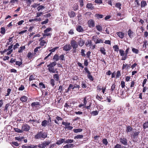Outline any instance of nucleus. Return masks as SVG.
I'll return each mask as SVG.
<instances>
[{
    "mask_svg": "<svg viewBox=\"0 0 148 148\" xmlns=\"http://www.w3.org/2000/svg\"><path fill=\"white\" fill-rule=\"evenodd\" d=\"M47 133L40 131L38 132L37 134L34 136V138L36 139H38L41 138L45 139L47 137Z\"/></svg>",
    "mask_w": 148,
    "mask_h": 148,
    "instance_id": "1",
    "label": "nucleus"
},
{
    "mask_svg": "<svg viewBox=\"0 0 148 148\" xmlns=\"http://www.w3.org/2000/svg\"><path fill=\"white\" fill-rule=\"evenodd\" d=\"M31 106L33 108H35V110H37L40 108V103L38 101L34 102L31 104Z\"/></svg>",
    "mask_w": 148,
    "mask_h": 148,
    "instance_id": "2",
    "label": "nucleus"
},
{
    "mask_svg": "<svg viewBox=\"0 0 148 148\" xmlns=\"http://www.w3.org/2000/svg\"><path fill=\"white\" fill-rule=\"evenodd\" d=\"M140 133V132L139 131H134L131 134V138L133 139L137 138Z\"/></svg>",
    "mask_w": 148,
    "mask_h": 148,
    "instance_id": "3",
    "label": "nucleus"
},
{
    "mask_svg": "<svg viewBox=\"0 0 148 148\" xmlns=\"http://www.w3.org/2000/svg\"><path fill=\"white\" fill-rule=\"evenodd\" d=\"M88 25L90 28L93 27L95 26V22L93 19L89 20L88 22Z\"/></svg>",
    "mask_w": 148,
    "mask_h": 148,
    "instance_id": "4",
    "label": "nucleus"
},
{
    "mask_svg": "<svg viewBox=\"0 0 148 148\" xmlns=\"http://www.w3.org/2000/svg\"><path fill=\"white\" fill-rule=\"evenodd\" d=\"M30 128L29 126L27 124H23L21 127V129L23 131H28Z\"/></svg>",
    "mask_w": 148,
    "mask_h": 148,
    "instance_id": "5",
    "label": "nucleus"
},
{
    "mask_svg": "<svg viewBox=\"0 0 148 148\" xmlns=\"http://www.w3.org/2000/svg\"><path fill=\"white\" fill-rule=\"evenodd\" d=\"M71 44L73 49H76L78 47V44L75 40H73L71 41Z\"/></svg>",
    "mask_w": 148,
    "mask_h": 148,
    "instance_id": "6",
    "label": "nucleus"
},
{
    "mask_svg": "<svg viewBox=\"0 0 148 148\" xmlns=\"http://www.w3.org/2000/svg\"><path fill=\"white\" fill-rule=\"evenodd\" d=\"M71 49V46L69 44H67L63 47V50L68 51L70 50Z\"/></svg>",
    "mask_w": 148,
    "mask_h": 148,
    "instance_id": "7",
    "label": "nucleus"
},
{
    "mask_svg": "<svg viewBox=\"0 0 148 148\" xmlns=\"http://www.w3.org/2000/svg\"><path fill=\"white\" fill-rule=\"evenodd\" d=\"M62 124L65 126L64 128L65 130L67 129L69 130H71L73 128V127L72 126H68L66 122L63 121L62 123Z\"/></svg>",
    "mask_w": 148,
    "mask_h": 148,
    "instance_id": "8",
    "label": "nucleus"
},
{
    "mask_svg": "<svg viewBox=\"0 0 148 148\" xmlns=\"http://www.w3.org/2000/svg\"><path fill=\"white\" fill-rule=\"evenodd\" d=\"M56 119L54 120V122L58 125L60 123L59 121H62L63 119L62 118L58 116L56 117Z\"/></svg>",
    "mask_w": 148,
    "mask_h": 148,
    "instance_id": "9",
    "label": "nucleus"
},
{
    "mask_svg": "<svg viewBox=\"0 0 148 148\" xmlns=\"http://www.w3.org/2000/svg\"><path fill=\"white\" fill-rule=\"evenodd\" d=\"M120 141L122 144L125 145H127V139L125 138H121L120 139Z\"/></svg>",
    "mask_w": 148,
    "mask_h": 148,
    "instance_id": "10",
    "label": "nucleus"
},
{
    "mask_svg": "<svg viewBox=\"0 0 148 148\" xmlns=\"http://www.w3.org/2000/svg\"><path fill=\"white\" fill-rule=\"evenodd\" d=\"M87 99V97L86 96L84 97V99L82 101L83 102V103H81L79 105V107H84V106H86V104L87 101L86 100Z\"/></svg>",
    "mask_w": 148,
    "mask_h": 148,
    "instance_id": "11",
    "label": "nucleus"
},
{
    "mask_svg": "<svg viewBox=\"0 0 148 148\" xmlns=\"http://www.w3.org/2000/svg\"><path fill=\"white\" fill-rule=\"evenodd\" d=\"M68 14L71 18H74L76 16V13L73 11H71L68 12Z\"/></svg>",
    "mask_w": 148,
    "mask_h": 148,
    "instance_id": "12",
    "label": "nucleus"
},
{
    "mask_svg": "<svg viewBox=\"0 0 148 148\" xmlns=\"http://www.w3.org/2000/svg\"><path fill=\"white\" fill-rule=\"evenodd\" d=\"M47 67H48V70L49 72H52V73H58V71H56V69H55L54 67L51 66H47Z\"/></svg>",
    "mask_w": 148,
    "mask_h": 148,
    "instance_id": "13",
    "label": "nucleus"
},
{
    "mask_svg": "<svg viewBox=\"0 0 148 148\" xmlns=\"http://www.w3.org/2000/svg\"><path fill=\"white\" fill-rule=\"evenodd\" d=\"M28 97L25 95L22 96L20 98V100L22 103L26 102L27 100Z\"/></svg>",
    "mask_w": 148,
    "mask_h": 148,
    "instance_id": "14",
    "label": "nucleus"
},
{
    "mask_svg": "<svg viewBox=\"0 0 148 148\" xmlns=\"http://www.w3.org/2000/svg\"><path fill=\"white\" fill-rule=\"evenodd\" d=\"M86 8L92 10L94 9V7L91 3H88L86 5Z\"/></svg>",
    "mask_w": 148,
    "mask_h": 148,
    "instance_id": "15",
    "label": "nucleus"
},
{
    "mask_svg": "<svg viewBox=\"0 0 148 148\" xmlns=\"http://www.w3.org/2000/svg\"><path fill=\"white\" fill-rule=\"evenodd\" d=\"M17 24L15 20H13L10 23L7 25V27H8L13 25H17Z\"/></svg>",
    "mask_w": 148,
    "mask_h": 148,
    "instance_id": "16",
    "label": "nucleus"
},
{
    "mask_svg": "<svg viewBox=\"0 0 148 148\" xmlns=\"http://www.w3.org/2000/svg\"><path fill=\"white\" fill-rule=\"evenodd\" d=\"M74 87H73V85L72 84H70L68 88L66 90V92L68 93L69 91H71V90H73Z\"/></svg>",
    "mask_w": 148,
    "mask_h": 148,
    "instance_id": "17",
    "label": "nucleus"
},
{
    "mask_svg": "<svg viewBox=\"0 0 148 148\" xmlns=\"http://www.w3.org/2000/svg\"><path fill=\"white\" fill-rule=\"evenodd\" d=\"M65 139L64 138H61L59 140H57V142H56V144L58 145H60L63 143H65Z\"/></svg>",
    "mask_w": 148,
    "mask_h": 148,
    "instance_id": "18",
    "label": "nucleus"
},
{
    "mask_svg": "<svg viewBox=\"0 0 148 148\" xmlns=\"http://www.w3.org/2000/svg\"><path fill=\"white\" fill-rule=\"evenodd\" d=\"M116 34L120 38H123L124 36V34L122 32H117Z\"/></svg>",
    "mask_w": 148,
    "mask_h": 148,
    "instance_id": "19",
    "label": "nucleus"
},
{
    "mask_svg": "<svg viewBox=\"0 0 148 148\" xmlns=\"http://www.w3.org/2000/svg\"><path fill=\"white\" fill-rule=\"evenodd\" d=\"M84 41L81 38H79L78 42V44L79 46L82 47L84 45Z\"/></svg>",
    "mask_w": 148,
    "mask_h": 148,
    "instance_id": "20",
    "label": "nucleus"
},
{
    "mask_svg": "<svg viewBox=\"0 0 148 148\" xmlns=\"http://www.w3.org/2000/svg\"><path fill=\"white\" fill-rule=\"evenodd\" d=\"M77 31L79 32H82L84 31V30L83 27L81 25H78L76 28Z\"/></svg>",
    "mask_w": 148,
    "mask_h": 148,
    "instance_id": "21",
    "label": "nucleus"
},
{
    "mask_svg": "<svg viewBox=\"0 0 148 148\" xmlns=\"http://www.w3.org/2000/svg\"><path fill=\"white\" fill-rule=\"evenodd\" d=\"M48 123V121L46 120H44L42 121L41 124L42 127H45L47 125Z\"/></svg>",
    "mask_w": 148,
    "mask_h": 148,
    "instance_id": "22",
    "label": "nucleus"
},
{
    "mask_svg": "<svg viewBox=\"0 0 148 148\" xmlns=\"http://www.w3.org/2000/svg\"><path fill=\"white\" fill-rule=\"evenodd\" d=\"M133 130L132 127L130 125H128L126 127V132L127 133L130 132Z\"/></svg>",
    "mask_w": 148,
    "mask_h": 148,
    "instance_id": "23",
    "label": "nucleus"
},
{
    "mask_svg": "<svg viewBox=\"0 0 148 148\" xmlns=\"http://www.w3.org/2000/svg\"><path fill=\"white\" fill-rule=\"evenodd\" d=\"M134 32L131 29H129L128 31V34L129 37L132 38L133 36Z\"/></svg>",
    "mask_w": 148,
    "mask_h": 148,
    "instance_id": "24",
    "label": "nucleus"
},
{
    "mask_svg": "<svg viewBox=\"0 0 148 148\" xmlns=\"http://www.w3.org/2000/svg\"><path fill=\"white\" fill-rule=\"evenodd\" d=\"M52 30V28H47L46 29L44 30V34H50V36H51V34L50 33H48V32Z\"/></svg>",
    "mask_w": 148,
    "mask_h": 148,
    "instance_id": "25",
    "label": "nucleus"
},
{
    "mask_svg": "<svg viewBox=\"0 0 148 148\" xmlns=\"http://www.w3.org/2000/svg\"><path fill=\"white\" fill-rule=\"evenodd\" d=\"M56 100H55L54 104L56 105V106L58 107L60 105V103L62 102V100H61V98H60L59 100H58V102L56 101Z\"/></svg>",
    "mask_w": 148,
    "mask_h": 148,
    "instance_id": "26",
    "label": "nucleus"
},
{
    "mask_svg": "<svg viewBox=\"0 0 148 148\" xmlns=\"http://www.w3.org/2000/svg\"><path fill=\"white\" fill-rule=\"evenodd\" d=\"M50 36V34H43L42 35V37H41L39 39V41H40L43 40V39L45 38L46 36Z\"/></svg>",
    "mask_w": 148,
    "mask_h": 148,
    "instance_id": "27",
    "label": "nucleus"
},
{
    "mask_svg": "<svg viewBox=\"0 0 148 148\" xmlns=\"http://www.w3.org/2000/svg\"><path fill=\"white\" fill-rule=\"evenodd\" d=\"M53 78L56 81H58L59 80V76L58 74H55L53 75Z\"/></svg>",
    "mask_w": 148,
    "mask_h": 148,
    "instance_id": "28",
    "label": "nucleus"
},
{
    "mask_svg": "<svg viewBox=\"0 0 148 148\" xmlns=\"http://www.w3.org/2000/svg\"><path fill=\"white\" fill-rule=\"evenodd\" d=\"M100 51L101 53L104 55L106 54V50L104 47H101L100 48Z\"/></svg>",
    "mask_w": 148,
    "mask_h": 148,
    "instance_id": "29",
    "label": "nucleus"
},
{
    "mask_svg": "<svg viewBox=\"0 0 148 148\" xmlns=\"http://www.w3.org/2000/svg\"><path fill=\"white\" fill-rule=\"evenodd\" d=\"M27 57L29 59H32L33 57V53L31 52H29L27 55Z\"/></svg>",
    "mask_w": 148,
    "mask_h": 148,
    "instance_id": "30",
    "label": "nucleus"
},
{
    "mask_svg": "<svg viewBox=\"0 0 148 148\" xmlns=\"http://www.w3.org/2000/svg\"><path fill=\"white\" fill-rule=\"evenodd\" d=\"M86 82V81H82L81 82V86L83 88H86L87 87Z\"/></svg>",
    "mask_w": 148,
    "mask_h": 148,
    "instance_id": "31",
    "label": "nucleus"
},
{
    "mask_svg": "<svg viewBox=\"0 0 148 148\" xmlns=\"http://www.w3.org/2000/svg\"><path fill=\"white\" fill-rule=\"evenodd\" d=\"M35 75L33 73L32 74L30 75L29 79V81H30L34 80L35 79Z\"/></svg>",
    "mask_w": 148,
    "mask_h": 148,
    "instance_id": "32",
    "label": "nucleus"
},
{
    "mask_svg": "<svg viewBox=\"0 0 148 148\" xmlns=\"http://www.w3.org/2000/svg\"><path fill=\"white\" fill-rule=\"evenodd\" d=\"M57 64V63L55 61L51 62L47 66H51L54 67Z\"/></svg>",
    "mask_w": 148,
    "mask_h": 148,
    "instance_id": "33",
    "label": "nucleus"
},
{
    "mask_svg": "<svg viewBox=\"0 0 148 148\" xmlns=\"http://www.w3.org/2000/svg\"><path fill=\"white\" fill-rule=\"evenodd\" d=\"M136 83L135 82V81H132L131 83L130 88L132 89H134V86H136Z\"/></svg>",
    "mask_w": 148,
    "mask_h": 148,
    "instance_id": "34",
    "label": "nucleus"
},
{
    "mask_svg": "<svg viewBox=\"0 0 148 148\" xmlns=\"http://www.w3.org/2000/svg\"><path fill=\"white\" fill-rule=\"evenodd\" d=\"M147 5V3L145 1H142L141 2V8H144Z\"/></svg>",
    "mask_w": 148,
    "mask_h": 148,
    "instance_id": "35",
    "label": "nucleus"
},
{
    "mask_svg": "<svg viewBox=\"0 0 148 148\" xmlns=\"http://www.w3.org/2000/svg\"><path fill=\"white\" fill-rule=\"evenodd\" d=\"M53 59L54 60L58 61L59 60V56L58 54H56L53 56Z\"/></svg>",
    "mask_w": 148,
    "mask_h": 148,
    "instance_id": "36",
    "label": "nucleus"
},
{
    "mask_svg": "<svg viewBox=\"0 0 148 148\" xmlns=\"http://www.w3.org/2000/svg\"><path fill=\"white\" fill-rule=\"evenodd\" d=\"M121 4L120 2H118V3H115V6L116 8H118L119 10H120L121 9Z\"/></svg>",
    "mask_w": 148,
    "mask_h": 148,
    "instance_id": "37",
    "label": "nucleus"
},
{
    "mask_svg": "<svg viewBox=\"0 0 148 148\" xmlns=\"http://www.w3.org/2000/svg\"><path fill=\"white\" fill-rule=\"evenodd\" d=\"M88 78L90 81H93L94 79L92 76L91 75V73H90L87 75Z\"/></svg>",
    "mask_w": 148,
    "mask_h": 148,
    "instance_id": "38",
    "label": "nucleus"
},
{
    "mask_svg": "<svg viewBox=\"0 0 148 148\" xmlns=\"http://www.w3.org/2000/svg\"><path fill=\"white\" fill-rule=\"evenodd\" d=\"M83 135H77L75 136L74 137V139H79L83 138Z\"/></svg>",
    "mask_w": 148,
    "mask_h": 148,
    "instance_id": "39",
    "label": "nucleus"
},
{
    "mask_svg": "<svg viewBox=\"0 0 148 148\" xmlns=\"http://www.w3.org/2000/svg\"><path fill=\"white\" fill-rule=\"evenodd\" d=\"M148 128V121H146L144 123L143 125V129L144 130L145 129Z\"/></svg>",
    "mask_w": 148,
    "mask_h": 148,
    "instance_id": "40",
    "label": "nucleus"
},
{
    "mask_svg": "<svg viewBox=\"0 0 148 148\" xmlns=\"http://www.w3.org/2000/svg\"><path fill=\"white\" fill-rule=\"evenodd\" d=\"M95 16L97 19H100L103 18V15L102 14H96L95 15Z\"/></svg>",
    "mask_w": 148,
    "mask_h": 148,
    "instance_id": "41",
    "label": "nucleus"
},
{
    "mask_svg": "<svg viewBox=\"0 0 148 148\" xmlns=\"http://www.w3.org/2000/svg\"><path fill=\"white\" fill-rule=\"evenodd\" d=\"M83 130L82 129H74L73 130L74 132L75 133H78L82 132Z\"/></svg>",
    "mask_w": 148,
    "mask_h": 148,
    "instance_id": "42",
    "label": "nucleus"
},
{
    "mask_svg": "<svg viewBox=\"0 0 148 148\" xmlns=\"http://www.w3.org/2000/svg\"><path fill=\"white\" fill-rule=\"evenodd\" d=\"M96 27L97 30L99 32H101L102 30V27L100 25H97Z\"/></svg>",
    "mask_w": 148,
    "mask_h": 148,
    "instance_id": "43",
    "label": "nucleus"
},
{
    "mask_svg": "<svg viewBox=\"0 0 148 148\" xmlns=\"http://www.w3.org/2000/svg\"><path fill=\"white\" fill-rule=\"evenodd\" d=\"M74 140L73 139H68L66 140H65V143H71L73 142Z\"/></svg>",
    "mask_w": 148,
    "mask_h": 148,
    "instance_id": "44",
    "label": "nucleus"
},
{
    "mask_svg": "<svg viewBox=\"0 0 148 148\" xmlns=\"http://www.w3.org/2000/svg\"><path fill=\"white\" fill-rule=\"evenodd\" d=\"M103 42V40L101 39L98 38L95 42V43L97 44L99 43H102Z\"/></svg>",
    "mask_w": 148,
    "mask_h": 148,
    "instance_id": "45",
    "label": "nucleus"
},
{
    "mask_svg": "<svg viewBox=\"0 0 148 148\" xmlns=\"http://www.w3.org/2000/svg\"><path fill=\"white\" fill-rule=\"evenodd\" d=\"M90 114L93 116H96L99 113V111L96 110L90 112Z\"/></svg>",
    "mask_w": 148,
    "mask_h": 148,
    "instance_id": "46",
    "label": "nucleus"
},
{
    "mask_svg": "<svg viewBox=\"0 0 148 148\" xmlns=\"http://www.w3.org/2000/svg\"><path fill=\"white\" fill-rule=\"evenodd\" d=\"M25 46H24L20 47V49H19L18 52L19 53H22L23 52V50L25 49Z\"/></svg>",
    "mask_w": 148,
    "mask_h": 148,
    "instance_id": "47",
    "label": "nucleus"
},
{
    "mask_svg": "<svg viewBox=\"0 0 148 148\" xmlns=\"http://www.w3.org/2000/svg\"><path fill=\"white\" fill-rule=\"evenodd\" d=\"M39 86L41 88H46L45 85L42 82L39 83Z\"/></svg>",
    "mask_w": 148,
    "mask_h": 148,
    "instance_id": "48",
    "label": "nucleus"
},
{
    "mask_svg": "<svg viewBox=\"0 0 148 148\" xmlns=\"http://www.w3.org/2000/svg\"><path fill=\"white\" fill-rule=\"evenodd\" d=\"M14 130L15 132H17L18 133H21L23 132V131H22V130H21L20 129H19L18 128H14Z\"/></svg>",
    "mask_w": 148,
    "mask_h": 148,
    "instance_id": "49",
    "label": "nucleus"
},
{
    "mask_svg": "<svg viewBox=\"0 0 148 148\" xmlns=\"http://www.w3.org/2000/svg\"><path fill=\"white\" fill-rule=\"evenodd\" d=\"M116 86V85L115 84H114L112 85L110 89V90L112 92H113V91L115 90Z\"/></svg>",
    "mask_w": 148,
    "mask_h": 148,
    "instance_id": "50",
    "label": "nucleus"
},
{
    "mask_svg": "<svg viewBox=\"0 0 148 148\" xmlns=\"http://www.w3.org/2000/svg\"><path fill=\"white\" fill-rule=\"evenodd\" d=\"M41 48V46H39L36 47L34 50V52H37L38 51H39L40 50H41L40 49Z\"/></svg>",
    "mask_w": 148,
    "mask_h": 148,
    "instance_id": "51",
    "label": "nucleus"
},
{
    "mask_svg": "<svg viewBox=\"0 0 148 148\" xmlns=\"http://www.w3.org/2000/svg\"><path fill=\"white\" fill-rule=\"evenodd\" d=\"M54 79H51L50 81V83L51 85L53 87L55 85Z\"/></svg>",
    "mask_w": 148,
    "mask_h": 148,
    "instance_id": "52",
    "label": "nucleus"
},
{
    "mask_svg": "<svg viewBox=\"0 0 148 148\" xmlns=\"http://www.w3.org/2000/svg\"><path fill=\"white\" fill-rule=\"evenodd\" d=\"M40 41V45L42 47L43 46L45 45V44L46 43V41L44 40Z\"/></svg>",
    "mask_w": 148,
    "mask_h": 148,
    "instance_id": "53",
    "label": "nucleus"
},
{
    "mask_svg": "<svg viewBox=\"0 0 148 148\" xmlns=\"http://www.w3.org/2000/svg\"><path fill=\"white\" fill-rule=\"evenodd\" d=\"M5 32V29L4 27H1V31L0 32L3 34H4Z\"/></svg>",
    "mask_w": 148,
    "mask_h": 148,
    "instance_id": "54",
    "label": "nucleus"
},
{
    "mask_svg": "<svg viewBox=\"0 0 148 148\" xmlns=\"http://www.w3.org/2000/svg\"><path fill=\"white\" fill-rule=\"evenodd\" d=\"M22 61V60H21V61L20 62L19 61H16L15 62V64L19 66H21V65L23 64V62Z\"/></svg>",
    "mask_w": 148,
    "mask_h": 148,
    "instance_id": "55",
    "label": "nucleus"
},
{
    "mask_svg": "<svg viewBox=\"0 0 148 148\" xmlns=\"http://www.w3.org/2000/svg\"><path fill=\"white\" fill-rule=\"evenodd\" d=\"M12 145L13 146L18 147L19 146V144L16 142L13 141L12 142Z\"/></svg>",
    "mask_w": 148,
    "mask_h": 148,
    "instance_id": "56",
    "label": "nucleus"
},
{
    "mask_svg": "<svg viewBox=\"0 0 148 148\" xmlns=\"http://www.w3.org/2000/svg\"><path fill=\"white\" fill-rule=\"evenodd\" d=\"M102 143L105 145H107L108 143L107 140L106 138H104L103 139Z\"/></svg>",
    "mask_w": 148,
    "mask_h": 148,
    "instance_id": "57",
    "label": "nucleus"
},
{
    "mask_svg": "<svg viewBox=\"0 0 148 148\" xmlns=\"http://www.w3.org/2000/svg\"><path fill=\"white\" fill-rule=\"evenodd\" d=\"M132 51L133 53L136 54H138L139 52L138 50L134 48H133L132 49Z\"/></svg>",
    "mask_w": 148,
    "mask_h": 148,
    "instance_id": "58",
    "label": "nucleus"
},
{
    "mask_svg": "<svg viewBox=\"0 0 148 148\" xmlns=\"http://www.w3.org/2000/svg\"><path fill=\"white\" fill-rule=\"evenodd\" d=\"M121 76V72L120 71H118L116 73V78L117 79Z\"/></svg>",
    "mask_w": 148,
    "mask_h": 148,
    "instance_id": "59",
    "label": "nucleus"
},
{
    "mask_svg": "<svg viewBox=\"0 0 148 148\" xmlns=\"http://www.w3.org/2000/svg\"><path fill=\"white\" fill-rule=\"evenodd\" d=\"M119 53L120 55L121 56H124L125 53L124 51L122 49L119 50Z\"/></svg>",
    "mask_w": 148,
    "mask_h": 148,
    "instance_id": "60",
    "label": "nucleus"
},
{
    "mask_svg": "<svg viewBox=\"0 0 148 148\" xmlns=\"http://www.w3.org/2000/svg\"><path fill=\"white\" fill-rule=\"evenodd\" d=\"M114 50L115 51L118 52L119 50V47L117 45H115L113 47Z\"/></svg>",
    "mask_w": 148,
    "mask_h": 148,
    "instance_id": "61",
    "label": "nucleus"
},
{
    "mask_svg": "<svg viewBox=\"0 0 148 148\" xmlns=\"http://www.w3.org/2000/svg\"><path fill=\"white\" fill-rule=\"evenodd\" d=\"M111 29L110 27H108L106 28L105 30V31L106 32V33L108 34H109L110 33V32L111 31Z\"/></svg>",
    "mask_w": 148,
    "mask_h": 148,
    "instance_id": "62",
    "label": "nucleus"
},
{
    "mask_svg": "<svg viewBox=\"0 0 148 148\" xmlns=\"http://www.w3.org/2000/svg\"><path fill=\"white\" fill-rule=\"evenodd\" d=\"M38 146L39 148H45L46 147L43 143L41 144H39Z\"/></svg>",
    "mask_w": 148,
    "mask_h": 148,
    "instance_id": "63",
    "label": "nucleus"
},
{
    "mask_svg": "<svg viewBox=\"0 0 148 148\" xmlns=\"http://www.w3.org/2000/svg\"><path fill=\"white\" fill-rule=\"evenodd\" d=\"M25 89V87L23 85H21V86L18 88V90H23Z\"/></svg>",
    "mask_w": 148,
    "mask_h": 148,
    "instance_id": "64",
    "label": "nucleus"
}]
</instances>
